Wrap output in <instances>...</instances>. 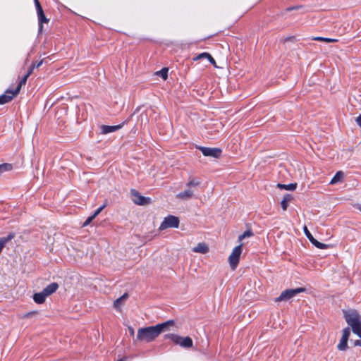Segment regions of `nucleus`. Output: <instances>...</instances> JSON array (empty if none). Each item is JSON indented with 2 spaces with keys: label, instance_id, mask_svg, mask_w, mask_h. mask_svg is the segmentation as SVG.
<instances>
[{
  "label": "nucleus",
  "instance_id": "f257e3e1",
  "mask_svg": "<svg viewBox=\"0 0 361 361\" xmlns=\"http://www.w3.org/2000/svg\"><path fill=\"white\" fill-rule=\"evenodd\" d=\"M173 324L174 322L173 320H169L155 326L140 328L137 331L136 339L145 343L152 342L157 338L161 332Z\"/></svg>",
  "mask_w": 361,
  "mask_h": 361
},
{
  "label": "nucleus",
  "instance_id": "f03ea898",
  "mask_svg": "<svg viewBox=\"0 0 361 361\" xmlns=\"http://www.w3.org/2000/svg\"><path fill=\"white\" fill-rule=\"evenodd\" d=\"M346 322L351 326L353 332L361 338V318L355 310L343 311Z\"/></svg>",
  "mask_w": 361,
  "mask_h": 361
},
{
  "label": "nucleus",
  "instance_id": "7ed1b4c3",
  "mask_svg": "<svg viewBox=\"0 0 361 361\" xmlns=\"http://www.w3.org/2000/svg\"><path fill=\"white\" fill-rule=\"evenodd\" d=\"M202 181L198 178H191L186 183V189L176 195V197L183 200H188L195 197V190Z\"/></svg>",
  "mask_w": 361,
  "mask_h": 361
},
{
  "label": "nucleus",
  "instance_id": "20e7f679",
  "mask_svg": "<svg viewBox=\"0 0 361 361\" xmlns=\"http://www.w3.org/2000/svg\"><path fill=\"white\" fill-rule=\"evenodd\" d=\"M30 75H27V73L24 75V77L20 80L19 84L15 90H7L5 93L0 96V104H4L11 101L14 97H16L20 92V88L23 85H25L28 77Z\"/></svg>",
  "mask_w": 361,
  "mask_h": 361
},
{
  "label": "nucleus",
  "instance_id": "39448f33",
  "mask_svg": "<svg viewBox=\"0 0 361 361\" xmlns=\"http://www.w3.org/2000/svg\"><path fill=\"white\" fill-rule=\"evenodd\" d=\"M165 337L171 339L175 344L185 348H191L193 345L192 340L190 337H182L177 334H169L165 335Z\"/></svg>",
  "mask_w": 361,
  "mask_h": 361
},
{
  "label": "nucleus",
  "instance_id": "423d86ee",
  "mask_svg": "<svg viewBox=\"0 0 361 361\" xmlns=\"http://www.w3.org/2000/svg\"><path fill=\"white\" fill-rule=\"evenodd\" d=\"M243 251V244L235 247L228 257V262L232 270H235L239 263L240 257Z\"/></svg>",
  "mask_w": 361,
  "mask_h": 361
},
{
  "label": "nucleus",
  "instance_id": "0eeeda50",
  "mask_svg": "<svg viewBox=\"0 0 361 361\" xmlns=\"http://www.w3.org/2000/svg\"><path fill=\"white\" fill-rule=\"evenodd\" d=\"M305 290V289L304 288L286 290L281 293L280 296L276 298V301L287 300L293 298L297 294L304 292Z\"/></svg>",
  "mask_w": 361,
  "mask_h": 361
},
{
  "label": "nucleus",
  "instance_id": "6e6552de",
  "mask_svg": "<svg viewBox=\"0 0 361 361\" xmlns=\"http://www.w3.org/2000/svg\"><path fill=\"white\" fill-rule=\"evenodd\" d=\"M179 226V219L176 216L169 215L164 219L161 224L160 229L164 230L168 228H178Z\"/></svg>",
  "mask_w": 361,
  "mask_h": 361
},
{
  "label": "nucleus",
  "instance_id": "1a4fd4ad",
  "mask_svg": "<svg viewBox=\"0 0 361 361\" xmlns=\"http://www.w3.org/2000/svg\"><path fill=\"white\" fill-rule=\"evenodd\" d=\"M204 156L219 158L221 154V149L219 148H211L206 147H198Z\"/></svg>",
  "mask_w": 361,
  "mask_h": 361
},
{
  "label": "nucleus",
  "instance_id": "9d476101",
  "mask_svg": "<svg viewBox=\"0 0 361 361\" xmlns=\"http://www.w3.org/2000/svg\"><path fill=\"white\" fill-rule=\"evenodd\" d=\"M131 195L133 197V202L138 205H145L150 202V198L142 196L137 190L132 189Z\"/></svg>",
  "mask_w": 361,
  "mask_h": 361
},
{
  "label": "nucleus",
  "instance_id": "9b49d317",
  "mask_svg": "<svg viewBox=\"0 0 361 361\" xmlns=\"http://www.w3.org/2000/svg\"><path fill=\"white\" fill-rule=\"evenodd\" d=\"M350 334V328H345L343 330V335L337 346L340 350H345L348 348V340Z\"/></svg>",
  "mask_w": 361,
  "mask_h": 361
},
{
  "label": "nucleus",
  "instance_id": "f8f14e48",
  "mask_svg": "<svg viewBox=\"0 0 361 361\" xmlns=\"http://www.w3.org/2000/svg\"><path fill=\"white\" fill-rule=\"evenodd\" d=\"M123 123L119 124V125H116V126L102 125L101 126L102 133L105 135V134H108V133H110L115 132V131L121 129L123 127Z\"/></svg>",
  "mask_w": 361,
  "mask_h": 361
},
{
  "label": "nucleus",
  "instance_id": "ddd939ff",
  "mask_svg": "<svg viewBox=\"0 0 361 361\" xmlns=\"http://www.w3.org/2000/svg\"><path fill=\"white\" fill-rule=\"evenodd\" d=\"M192 251L196 253L206 254L209 252V247L204 243H199L192 248Z\"/></svg>",
  "mask_w": 361,
  "mask_h": 361
},
{
  "label": "nucleus",
  "instance_id": "4468645a",
  "mask_svg": "<svg viewBox=\"0 0 361 361\" xmlns=\"http://www.w3.org/2000/svg\"><path fill=\"white\" fill-rule=\"evenodd\" d=\"M59 288V285L56 283H51L44 288V293L48 297L51 294L54 293Z\"/></svg>",
  "mask_w": 361,
  "mask_h": 361
},
{
  "label": "nucleus",
  "instance_id": "2eb2a0df",
  "mask_svg": "<svg viewBox=\"0 0 361 361\" xmlns=\"http://www.w3.org/2000/svg\"><path fill=\"white\" fill-rule=\"evenodd\" d=\"M47 297V296L45 295V293H44V291L42 290L40 293L34 294L33 300L37 304H42L44 302Z\"/></svg>",
  "mask_w": 361,
  "mask_h": 361
},
{
  "label": "nucleus",
  "instance_id": "dca6fc26",
  "mask_svg": "<svg viewBox=\"0 0 361 361\" xmlns=\"http://www.w3.org/2000/svg\"><path fill=\"white\" fill-rule=\"evenodd\" d=\"M293 200V196L290 194H286L283 196V200L281 202V207L283 211H286L288 208V203Z\"/></svg>",
  "mask_w": 361,
  "mask_h": 361
},
{
  "label": "nucleus",
  "instance_id": "f3484780",
  "mask_svg": "<svg viewBox=\"0 0 361 361\" xmlns=\"http://www.w3.org/2000/svg\"><path fill=\"white\" fill-rule=\"evenodd\" d=\"M128 295L127 293H124L119 298L116 299L114 302V306L116 309H119L122 305L123 302L128 298Z\"/></svg>",
  "mask_w": 361,
  "mask_h": 361
},
{
  "label": "nucleus",
  "instance_id": "a211bd4d",
  "mask_svg": "<svg viewBox=\"0 0 361 361\" xmlns=\"http://www.w3.org/2000/svg\"><path fill=\"white\" fill-rule=\"evenodd\" d=\"M344 174L342 171H338L335 174V176L332 178V179L330 181V184H336L338 182H341L342 179L343 178Z\"/></svg>",
  "mask_w": 361,
  "mask_h": 361
},
{
  "label": "nucleus",
  "instance_id": "6ab92c4d",
  "mask_svg": "<svg viewBox=\"0 0 361 361\" xmlns=\"http://www.w3.org/2000/svg\"><path fill=\"white\" fill-rule=\"evenodd\" d=\"M277 187L280 189H284L286 190L293 191L296 189L297 184L296 183H290V184L285 185V184L279 183L277 185Z\"/></svg>",
  "mask_w": 361,
  "mask_h": 361
},
{
  "label": "nucleus",
  "instance_id": "aec40b11",
  "mask_svg": "<svg viewBox=\"0 0 361 361\" xmlns=\"http://www.w3.org/2000/svg\"><path fill=\"white\" fill-rule=\"evenodd\" d=\"M315 247L319 249H326L330 247L329 245L324 244L322 243L319 242L315 238H312V240L310 241Z\"/></svg>",
  "mask_w": 361,
  "mask_h": 361
},
{
  "label": "nucleus",
  "instance_id": "412c9836",
  "mask_svg": "<svg viewBox=\"0 0 361 361\" xmlns=\"http://www.w3.org/2000/svg\"><path fill=\"white\" fill-rule=\"evenodd\" d=\"M38 20H39V32H42V29H43V25H42V23H48L49 22V19L46 18L44 13H43L41 15H38Z\"/></svg>",
  "mask_w": 361,
  "mask_h": 361
},
{
  "label": "nucleus",
  "instance_id": "4be33fe9",
  "mask_svg": "<svg viewBox=\"0 0 361 361\" xmlns=\"http://www.w3.org/2000/svg\"><path fill=\"white\" fill-rule=\"evenodd\" d=\"M43 62H44V60L42 59L39 62L32 63L27 71V75H31L33 72V70L35 69V68H37L39 66H41L42 65Z\"/></svg>",
  "mask_w": 361,
  "mask_h": 361
},
{
  "label": "nucleus",
  "instance_id": "5701e85b",
  "mask_svg": "<svg viewBox=\"0 0 361 361\" xmlns=\"http://www.w3.org/2000/svg\"><path fill=\"white\" fill-rule=\"evenodd\" d=\"M313 39L316 40V41L324 42H327V43L337 42V39H336L325 38V37H314Z\"/></svg>",
  "mask_w": 361,
  "mask_h": 361
},
{
  "label": "nucleus",
  "instance_id": "b1692460",
  "mask_svg": "<svg viewBox=\"0 0 361 361\" xmlns=\"http://www.w3.org/2000/svg\"><path fill=\"white\" fill-rule=\"evenodd\" d=\"M156 75L161 77L165 80L168 78V69L166 68H164L161 71H157Z\"/></svg>",
  "mask_w": 361,
  "mask_h": 361
},
{
  "label": "nucleus",
  "instance_id": "393cba45",
  "mask_svg": "<svg viewBox=\"0 0 361 361\" xmlns=\"http://www.w3.org/2000/svg\"><path fill=\"white\" fill-rule=\"evenodd\" d=\"M252 235H253L252 231L251 230H247V231H245L242 235H240L238 236V240L240 242L244 238L251 237Z\"/></svg>",
  "mask_w": 361,
  "mask_h": 361
},
{
  "label": "nucleus",
  "instance_id": "a878e982",
  "mask_svg": "<svg viewBox=\"0 0 361 361\" xmlns=\"http://www.w3.org/2000/svg\"><path fill=\"white\" fill-rule=\"evenodd\" d=\"M210 57V54L209 53H207V52H204V53H202V54H200L196 58L194 59V60H198V59H207Z\"/></svg>",
  "mask_w": 361,
  "mask_h": 361
},
{
  "label": "nucleus",
  "instance_id": "bb28decb",
  "mask_svg": "<svg viewBox=\"0 0 361 361\" xmlns=\"http://www.w3.org/2000/svg\"><path fill=\"white\" fill-rule=\"evenodd\" d=\"M35 6H36V9H37V16L38 15L42 16V14L44 13V11H43V9H42L39 1L36 2Z\"/></svg>",
  "mask_w": 361,
  "mask_h": 361
},
{
  "label": "nucleus",
  "instance_id": "cd10ccee",
  "mask_svg": "<svg viewBox=\"0 0 361 361\" xmlns=\"http://www.w3.org/2000/svg\"><path fill=\"white\" fill-rule=\"evenodd\" d=\"M304 232H305V234L307 236V238L310 240V241H311L312 240V238H314V237L312 236L311 233L309 231V230L307 229L306 226H304Z\"/></svg>",
  "mask_w": 361,
  "mask_h": 361
},
{
  "label": "nucleus",
  "instance_id": "c85d7f7f",
  "mask_svg": "<svg viewBox=\"0 0 361 361\" xmlns=\"http://www.w3.org/2000/svg\"><path fill=\"white\" fill-rule=\"evenodd\" d=\"M94 219H95V218H94V216H92H92H89V217L85 220V221L83 223L82 226H87V225H89V224L92 221V220H93Z\"/></svg>",
  "mask_w": 361,
  "mask_h": 361
},
{
  "label": "nucleus",
  "instance_id": "c756f323",
  "mask_svg": "<svg viewBox=\"0 0 361 361\" xmlns=\"http://www.w3.org/2000/svg\"><path fill=\"white\" fill-rule=\"evenodd\" d=\"M105 207V205H103L100 207H99L94 212V214H92V216H94V218H96L97 216H98L100 212L103 210V209Z\"/></svg>",
  "mask_w": 361,
  "mask_h": 361
},
{
  "label": "nucleus",
  "instance_id": "7c9ffc66",
  "mask_svg": "<svg viewBox=\"0 0 361 361\" xmlns=\"http://www.w3.org/2000/svg\"><path fill=\"white\" fill-rule=\"evenodd\" d=\"M14 236H15V234L13 233H11L5 238H6V240L8 242V241L11 240L14 238Z\"/></svg>",
  "mask_w": 361,
  "mask_h": 361
},
{
  "label": "nucleus",
  "instance_id": "2f4dec72",
  "mask_svg": "<svg viewBox=\"0 0 361 361\" xmlns=\"http://www.w3.org/2000/svg\"><path fill=\"white\" fill-rule=\"evenodd\" d=\"M6 243H8V240L5 237L0 238V243H2L4 246L6 245Z\"/></svg>",
  "mask_w": 361,
  "mask_h": 361
},
{
  "label": "nucleus",
  "instance_id": "473e14b6",
  "mask_svg": "<svg viewBox=\"0 0 361 361\" xmlns=\"http://www.w3.org/2000/svg\"><path fill=\"white\" fill-rule=\"evenodd\" d=\"M208 60L211 62L212 64H213L214 66H216L215 60L213 59V57L211 55H210V57L208 58Z\"/></svg>",
  "mask_w": 361,
  "mask_h": 361
},
{
  "label": "nucleus",
  "instance_id": "72a5a7b5",
  "mask_svg": "<svg viewBox=\"0 0 361 361\" xmlns=\"http://www.w3.org/2000/svg\"><path fill=\"white\" fill-rule=\"evenodd\" d=\"M128 331H129L130 336H133L135 334V331H134L133 328L131 326H128Z\"/></svg>",
  "mask_w": 361,
  "mask_h": 361
},
{
  "label": "nucleus",
  "instance_id": "f704fd0d",
  "mask_svg": "<svg viewBox=\"0 0 361 361\" xmlns=\"http://www.w3.org/2000/svg\"><path fill=\"white\" fill-rule=\"evenodd\" d=\"M356 122L357 125L361 127V115L356 118Z\"/></svg>",
  "mask_w": 361,
  "mask_h": 361
},
{
  "label": "nucleus",
  "instance_id": "c9c22d12",
  "mask_svg": "<svg viewBox=\"0 0 361 361\" xmlns=\"http://www.w3.org/2000/svg\"><path fill=\"white\" fill-rule=\"evenodd\" d=\"M354 345H355V346H357V345L361 346V341H360V340H357V341H355L354 342Z\"/></svg>",
  "mask_w": 361,
  "mask_h": 361
},
{
  "label": "nucleus",
  "instance_id": "e433bc0d",
  "mask_svg": "<svg viewBox=\"0 0 361 361\" xmlns=\"http://www.w3.org/2000/svg\"><path fill=\"white\" fill-rule=\"evenodd\" d=\"M300 8L299 6H297V7H290V8H287V11H292L293 9H296V8Z\"/></svg>",
  "mask_w": 361,
  "mask_h": 361
},
{
  "label": "nucleus",
  "instance_id": "4c0bfd02",
  "mask_svg": "<svg viewBox=\"0 0 361 361\" xmlns=\"http://www.w3.org/2000/svg\"><path fill=\"white\" fill-rule=\"evenodd\" d=\"M4 245H2V243H0V253L1 252L3 248H4Z\"/></svg>",
  "mask_w": 361,
  "mask_h": 361
},
{
  "label": "nucleus",
  "instance_id": "58836bf2",
  "mask_svg": "<svg viewBox=\"0 0 361 361\" xmlns=\"http://www.w3.org/2000/svg\"><path fill=\"white\" fill-rule=\"evenodd\" d=\"M32 314H34V312H30L27 314V317H29L30 315H31Z\"/></svg>",
  "mask_w": 361,
  "mask_h": 361
},
{
  "label": "nucleus",
  "instance_id": "ea45409f",
  "mask_svg": "<svg viewBox=\"0 0 361 361\" xmlns=\"http://www.w3.org/2000/svg\"><path fill=\"white\" fill-rule=\"evenodd\" d=\"M118 361H125V360L124 359H120Z\"/></svg>",
  "mask_w": 361,
  "mask_h": 361
},
{
  "label": "nucleus",
  "instance_id": "a19ab883",
  "mask_svg": "<svg viewBox=\"0 0 361 361\" xmlns=\"http://www.w3.org/2000/svg\"><path fill=\"white\" fill-rule=\"evenodd\" d=\"M34 1H35V4H36L37 1H39L38 0H34Z\"/></svg>",
  "mask_w": 361,
  "mask_h": 361
}]
</instances>
